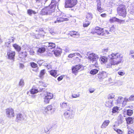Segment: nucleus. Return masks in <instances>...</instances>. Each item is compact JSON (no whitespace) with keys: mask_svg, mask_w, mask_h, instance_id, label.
Instances as JSON below:
<instances>
[{"mask_svg":"<svg viewBox=\"0 0 134 134\" xmlns=\"http://www.w3.org/2000/svg\"><path fill=\"white\" fill-rule=\"evenodd\" d=\"M100 59L103 63L106 62L108 59L109 64L111 65L118 64L123 61V56L118 53H112L108 55V58L104 56L101 57Z\"/></svg>","mask_w":134,"mask_h":134,"instance_id":"obj_1","label":"nucleus"},{"mask_svg":"<svg viewBox=\"0 0 134 134\" xmlns=\"http://www.w3.org/2000/svg\"><path fill=\"white\" fill-rule=\"evenodd\" d=\"M117 13L120 16L124 18L127 14V10L126 6L122 4L119 5L117 8Z\"/></svg>","mask_w":134,"mask_h":134,"instance_id":"obj_2","label":"nucleus"},{"mask_svg":"<svg viewBox=\"0 0 134 134\" xmlns=\"http://www.w3.org/2000/svg\"><path fill=\"white\" fill-rule=\"evenodd\" d=\"M99 59L98 55L94 53H91L87 57L88 60L90 62L94 64H92L93 66H95L96 67L98 65L97 61Z\"/></svg>","mask_w":134,"mask_h":134,"instance_id":"obj_3","label":"nucleus"},{"mask_svg":"<svg viewBox=\"0 0 134 134\" xmlns=\"http://www.w3.org/2000/svg\"><path fill=\"white\" fill-rule=\"evenodd\" d=\"M77 3V0H65L64 7L65 8H71L75 6Z\"/></svg>","mask_w":134,"mask_h":134,"instance_id":"obj_4","label":"nucleus"},{"mask_svg":"<svg viewBox=\"0 0 134 134\" xmlns=\"http://www.w3.org/2000/svg\"><path fill=\"white\" fill-rule=\"evenodd\" d=\"M57 3L56 1L52 0L50 4L47 7L49 14L55 11Z\"/></svg>","mask_w":134,"mask_h":134,"instance_id":"obj_5","label":"nucleus"},{"mask_svg":"<svg viewBox=\"0 0 134 134\" xmlns=\"http://www.w3.org/2000/svg\"><path fill=\"white\" fill-rule=\"evenodd\" d=\"M64 115L66 119L69 120L74 117V113L72 110H68L64 113Z\"/></svg>","mask_w":134,"mask_h":134,"instance_id":"obj_6","label":"nucleus"},{"mask_svg":"<svg viewBox=\"0 0 134 134\" xmlns=\"http://www.w3.org/2000/svg\"><path fill=\"white\" fill-rule=\"evenodd\" d=\"M82 67V65L80 64L72 66L71 68L72 73L76 75Z\"/></svg>","mask_w":134,"mask_h":134,"instance_id":"obj_7","label":"nucleus"},{"mask_svg":"<svg viewBox=\"0 0 134 134\" xmlns=\"http://www.w3.org/2000/svg\"><path fill=\"white\" fill-rule=\"evenodd\" d=\"M65 17V15H60L57 18V20L54 21V23H61L68 21L69 19Z\"/></svg>","mask_w":134,"mask_h":134,"instance_id":"obj_8","label":"nucleus"},{"mask_svg":"<svg viewBox=\"0 0 134 134\" xmlns=\"http://www.w3.org/2000/svg\"><path fill=\"white\" fill-rule=\"evenodd\" d=\"M6 114L8 117H14L15 114L13 109L12 108H8L6 109Z\"/></svg>","mask_w":134,"mask_h":134,"instance_id":"obj_9","label":"nucleus"},{"mask_svg":"<svg viewBox=\"0 0 134 134\" xmlns=\"http://www.w3.org/2000/svg\"><path fill=\"white\" fill-rule=\"evenodd\" d=\"M103 32V28H102L99 26H97L93 30V33H96L98 35H102Z\"/></svg>","mask_w":134,"mask_h":134,"instance_id":"obj_10","label":"nucleus"},{"mask_svg":"<svg viewBox=\"0 0 134 134\" xmlns=\"http://www.w3.org/2000/svg\"><path fill=\"white\" fill-rule=\"evenodd\" d=\"M15 55V52L14 51L10 50L7 52V55L9 59L14 60Z\"/></svg>","mask_w":134,"mask_h":134,"instance_id":"obj_11","label":"nucleus"},{"mask_svg":"<svg viewBox=\"0 0 134 134\" xmlns=\"http://www.w3.org/2000/svg\"><path fill=\"white\" fill-rule=\"evenodd\" d=\"M107 76L106 72L104 71L100 72L97 74V76L99 80H101L105 78Z\"/></svg>","mask_w":134,"mask_h":134,"instance_id":"obj_12","label":"nucleus"},{"mask_svg":"<svg viewBox=\"0 0 134 134\" xmlns=\"http://www.w3.org/2000/svg\"><path fill=\"white\" fill-rule=\"evenodd\" d=\"M27 51L25 50H24L19 54V56L21 60H22L24 59L25 58L27 57Z\"/></svg>","mask_w":134,"mask_h":134,"instance_id":"obj_13","label":"nucleus"},{"mask_svg":"<svg viewBox=\"0 0 134 134\" xmlns=\"http://www.w3.org/2000/svg\"><path fill=\"white\" fill-rule=\"evenodd\" d=\"M97 2V7L98 11L100 13L103 11V9L101 7V2L100 0H96Z\"/></svg>","mask_w":134,"mask_h":134,"instance_id":"obj_14","label":"nucleus"},{"mask_svg":"<svg viewBox=\"0 0 134 134\" xmlns=\"http://www.w3.org/2000/svg\"><path fill=\"white\" fill-rule=\"evenodd\" d=\"M62 49L59 47H57L54 51V53L56 56H58L62 53Z\"/></svg>","mask_w":134,"mask_h":134,"instance_id":"obj_15","label":"nucleus"},{"mask_svg":"<svg viewBox=\"0 0 134 134\" xmlns=\"http://www.w3.org/2000/svg\"><path fill=\"white\" fill-rule=\"evenodd\" d=\"M47 43H48V44L47 46H46V48L47 50H49L50 49H52L55 48L56 46L55 43L52 42H47Z\"/></svg>","mask_w":134,"mask_h":134,"instance_id":"obj_16","label":"nucleus"},{"mask_svg":"<svg viewBox=\"0 0 134 134\" xmlns=\"http://www.w3.org/2000/svg\"><path fill=\"white\" fill-rule=\"evenodd\" d=\"M40 14L42 15L49 14L47 7H44L42 9L41 11Z\"/></svg>","mask_w":134,"mask_h":134,"instance_id":"obj_17","label":"nucleus"},{"mask_svg":"<svg viewBox=\"0 0 134 134\" xmlns=\"http://www.w3.org/2000/svg\"><path fill=\"white\" fill-rule=\"evenodd\" d=\"M47 47L46 45H43V47H40L38 49L37 52L39 53H44Z\"/></svg>","mask_w":134,"mask_h":134,"instance_id":"obj_18","label":"nucleus"},{"mask_svg":"<svg viewBox=\"0 0 134 134\" xmlns=\"http://www.w3.org/2000/svg\"><path fill=\"white\" fill-rule=\"evenodd\" d=\"M52 107L51 105H48L45 108L43 111L44 113V114L48 113L52 110Z\"/></svg>","mask_w":134,"mask_h":134,"instance_id":"obj_19","label":"nucleus"},{"mask_svg":"<svg viewBox=\"0 0 134 134\" xmlns=\"http://www.w3.org/2000/svg\"><path fill=\"white\" fill-rule=\"evenodd\" d=\"M93 18V15L91 13H87L86 15V19H85L88 21H90Z\"/></svg>","mask_w":134,"mask_h":134,"instance_id":"obj_20","label":"nucleus"},{"mask_svg":"<svg viewBox=\"0 0 134 134\" xmlns=\"http://www.w3.org/2000/svg\"><path fill=\"white\" fill-rule=\"evenodd\" d=\"M80 56V54L79 53H74L70 54L68 55V57L72 58L74 57H75L76 58H78V56Z\"/></svg>","mask_w":134,"mask_h":134,"instance_id":"obj_21","label":"nucleus"},{"mask_svg":"<svg viewBox=\"0 0 134 134\" xmlns=\"http://www.w3.org/2000/svg\"><path fill=\"white\" fill-rule=\"evenodd\" d=\"M68 35L72 37H74L78 35L79 33L77 31H69Z\"/></svg>","mask_w":134,"mask_h":134,"instance_id":"obj_22","label":"nucleus"},{"mask_svg":"<svg viewBox=\"0 0 134 134\" xmlns=\"http://www.w3.org/2000/svg\"><path fill=\"white\" fill-rule=\"evenodd\" d=\"M110 122V121L108 120L104 121L101 126V127L102 128L106 127L109 125Z\"/></svg>","mask_w":134,"mask_h":134,"instance_id":"obj_23","label":"nucleus"},{"mask_svg":"<svg viewBox=\"0 0 134 134\" xmlns=\"http://www.w3.org/2000/svg\"><path fill=\"white\" fill-rule=\"evenodd\" d=\"M126 123L128 124H132L133 122V119L132 117H128L125 119Z\"/></svg>","mask_w":134,"mask_h":134,"instance_id":"obj_24","label":"nucleus"},{"mask_svg":"<svg viewBox=\"0 0 134 134\" xmlns=\"http://www.w3.org/2000/svg\"><path fill=\"white\" fill-rule=\"evenodd\" d=\"M42 90V89H41L39 91H38V89H35L34 88H32L31 89L30 92V93L32 94H34L38 93V92H41Z\"/></svg>","mask_w":134,"mask_h":134,"instance_id":"obj_25","label":"nucleus"},{"mask_svg":"<svg viewBox=\"0 0 134 134\" xmlns=\"http://www.w3.org/2000/svg\"><path fill=\"white\" fill-rule=\"evenodd\" d=\"M49 72L51 76L54 77H56L57 76V71L56 70H52L49 71Z\"/></svg>","mask_w":134,"mask_h":134,"instance_id":"obj_26","label":"nucleus"},{"mask_svg":"<svg viewBox=\"0 0 134 134\" xmlns=\"http://www.w3.org/2000/svg\"><path fill=\"white\" fill-rule=\"evenodd\" d=\"M123 98L121 96H119L116 99L115 101L116 104L121 103L123 102Z\"/></svg>","mask_w":134,"mask_h":134,"instance_id":"obj_27","label":"nucleus"},{"mask_svg":"<svg viewBox=\"0 0 134 134\" xmlns=\"http://www.w3.org/2000/svg\"><path fill=\"white\" fill-rule=\"evenodd\" d=\"M13 46L14 49L18 52L20 51L21 50V47L19 45L16 43L13 44Z\"/></svg>","mask_w":134,"mask_h":134,"instance_id":"obj_28","label":"nucleus"},{"mask_svg":"<svg viewBox=\"0 0 134 134\" xmlns=\"http://www.w3.org/2000/svg\"><path fill=\"white\" fill-rule=\"evenodd\" d=\"M91 22L87 20H85V21L83 23V26L84 27H88L90 24Z\"/></svg>","mask_w":134,"mask_h":134,"instance_id":"obj_29","label":"nucleus"},{"mask_svg":"<svg viewBox=\"0 0 134 134\" xmlns=\"http://www.w3.org/2000/svg\"><path fill=\"white\" fill-rule=\"evenodd\" d=\"M113 101L109 100L106 102L105 105L107 107H110L113 106Z\"/></svg>","mask_w":134,"mask_h":134,"instance_id":"obj_30","label":"nucleus"},{"mask_svg":"<svg viewBox=\"0 0 134 134\" xmlns=\"http://www.w3.org/2000/svg\"><path fill=\"white\" fill-rule=\"evenodd\" d=\"M46 73V70L44 69H43L40 71L39 77L41 78H43V77L44 75Z\"/></svg>","mask_w":134,"mask_h":134,"instance_id":"obj_31","label":"nucleus"},{"mask_svg":"<svg viewBox=\"0 0 134 134\" xmlns=\"http://www.w3.org/2000/svg\"><path fill=\"white\" fill-rule=\"evenodd\" d=\"M116 30V26L115 25H113L110 28L109 32H114Z\"/></svg>","mask_w":134,"mask_h":134,"instance_id":"obj_32","label":"nucleus"},{"mask_svg":"<svg viewBox=\"0 0 134 134\" xmlns=\"http://www.w3.org/2000/svg\"><path fill=\"white\" fill-rule=\"evenodd\" d=\"M27 13L30 15H31L32 14H35L37 12H35L34 10H33L31 9H29L27 10Z\"/></svg>","mask_w":134,"mask_h":134,"instance_id":"obj_33","label":"nucleus"},{"mask_svg":"<svg viewBox=\"0 0 134 134\" xmlns=\"http://www.w3.org/2000/svg\"><path fill=\"white\" fill-rule=\"evenodd\" d=\"M115 126L116 125H114V130L118 133V134H122V131L119 129H117L115 127Z\"/></svg>","mask_w":134,"mask_h":134,"instance_id":"obj_34","label":"nucleus"},{"mask_svg":"<svg viewBox=\"0 0 134 134\" xmlns=\"http://www.w3.org/2000/svg\"><path fill=\"white\" fill-rule=\"evenodd\" d=\"M80 96L79 93L77 92H73L72 94V97L73 98H76L79 97Z\"/></svg>","mask_w":134,"mask_h":134,"instance_id":"obj_35","label":"nucleus"},{"mask_svg":"<svg viewBox=\"0 0 134 134\" xmlns=\"http://www.w3.org/2000/svg\"><path fill=\"white\" fill-rule=\"evenodd\" d=\"M36 31L38 33V34L40 36L44 35V31L43 30L39 29L36 30Z\"/></svg>","mask_w":134,"mask_h":134,"instance_id":"obj_36","label":"nucleus"},{"mask_svg":"<svg viewBox=\"0 0 134 134\" xmlns=\"http://www.w3.org/2000/svg\"><path fill=\"white\" fill-rule=\"evenodd\" d=\"M45 97L50 100L52 99L53 97V95L52 93H47V95L45 96Z\"/></svg>","mask_w":134,"mask_h":134,"instance_id":"obj_37","label":"nucleus"},{"mask_svg":"<svg viewBox=\"0 0 134 134\" xmlns=\"http://www.w3.org/2000/svg\"><path fill=\"white\" fill-rule=\"evenodd\" d=\"M119 108L117 106L113 107L112 109V112L113 113H115L118 111Z\"/></svg>","mask_w":134,"mask_h":134,"instance_id":"obj_38","label":"nucleus"},{"mask_svg":"<svg viewBox=\"0 0 134 134\" xmlns=\"http://www.w3.org/2000/svg\"><path fill=\"white\" fill-rule=\"evenodd\" d=\"M117 18L115 17H112L109 19V21L111 23H113L115 22H117Z\"/></svg>","mask_w":134,"mask_h":134,"instance_id":"obj_39","label":"nucleus"},{"mask_svg":"<svg viewBox=\"0 0 134 134\" xmlns=\"http://www.w3.org/2000/svg\"><path fill=\"white\" fill-rule=\"evenodd\" d=\"M22 116V114H21L19 113L17 114L16 115V120L17 121H18L19 120H20Z\"/></svg>","mask_w":134,"mask_h":134,"instance_id":"obj_40","label":"nucleus"},{"mask_svg":"<svg viewBox=\"0 0 134 134\" xmlns=\"http://www.w3.org/2000/svg\"><path fill=\"white\" fill-rule=\"evenodd\" d=\"M130 101L129 100V98H127L125 97L124 98V100L123 101L122 103V104L124 106H125L126 104V102L128 101Z\"/></svg>","mask_w":134,"mask_h":134,"instance_id":"obj_41","label":"nucleus"},{"mask_svg":"<svg viewBox=\"0 0 134 134\" xmlns=\"http://www.w3.org/2000/svg\"><path fill=\"white\" fill-rule=\"evenodd\" d=\"M98 70L96 69H92L90 71V73L93 75L95 74L98 72Z\"/></svg>","mask_w":134,"mask_h":134,"instance_id":"obj_42","label":"nucleus"},{"mask_svg":"<svg viewBox=\"0 0 134 134\" xmlns=\"http://www.w3.org/2000/svg\"><path fill=\"white\" fill-rule=\"evenodd\" d=\"M30 65L31 67L33 68H35L37 67V64L34 62L30 63Z\"/></svg>","mask_w":134,"mask_h":134,"instance_id":"obj_43","label":"nucleus"},{"mask_svg":"<svg viewBox=\"0 0 134 134\" xmlns=\"http://www.w3.org/2000/svg\"><path fill=\"white\" fill-rule=\"evenodd\" d=\"M133 113V111L131 109H128L127 110V114L128 116L131 115Z\"/></svg>","mask_w":134,"mask_h":134,"instance_id":"obj_44","label":"nucleus"},{"mask_svg":"<svg viewBox=\"0 0 134 134\" xmlns=\"http://www.w3.org/2000/svg\"><path fill=\"white\" fill-rule=\"evenodd\" d=\"M109 49L108 48H104L102 49V53L103 54H105L108 52Z\"/></svg>","mask_w":134,"mask_h":134,"instance_id":"obj_45","label":"nucleus"},{"mask_svg":"<svg viewBox=\"0 0 134 134\" xmlns=\"http://www.w3.org/2000/svg\"><path fill=\"white\" fill-rule=\"evenodd\" d=\"M103 33L102 34L103 35H108L110 34L108 30H103Z\"/></svg>","mask_w":134,"mask_h":134,"instance_id":"obj_46","label":"nucleus"},{"mask_svg":"<svg viewBox=\"0 0 134 134\" xmlns=\"http://www.w3.org/2000/svg\"><path fill=\"white\" fill-rule=\"evenodd\" d=\"M117 22L120 24H124L125 22V21L124 20H121L117 18Z\"/></svg>","mask_w":134,"mask_h":134,"instance_id":"obj_47","label":"nucleus"},{"mask_svg":"<svg viewBox=\"0 0 134 134\" xmlns=\"http://www.w3.org/2000/svg\"><path fill=\"white\" fill-rule=\"evenodd\" d=\"M60 105L61 107L63 108H66L67 106V104L66 103L63 102L62 104H60Z\"/></svg>","mask_w":134,"mask_h":134,"instance_id":"obj_48","label":"nucleus"},{"mask_svg":"<svg viewBox=\"0 0 134 134\" xmlns=\"http://www.w3.org/2000/svg\"><path fill=\"white\" fill-rule=\"evenodd\" d=\"M115 96L113 94H110L109 95L108 97V99H111L114 98Z\"/></svg>","mask_w":134,"mask_h":134,"instance_id":"obj_49","label":"nucleus"},{"mask_svg":"<svg viewBox=\"0 0 134 134\" xmlns=\"http://www.w3.org/2000/svg\"><path fill=\"white\" fill-rule=\"evenodd\" d=\"M50 99L45 97L44 99V102L45 104L48 103L50 101Z\"/></svg>","mask_w":134,"mask_h":134,"instance_id":"obj_50","label":"nucleus"},{"mask_svg":"<svg viewBox=\"0 0 134 134\" xmlns=\"http://www.w3.org/2000/svg\"><path fill=\"white\" fill-rule=\"evenodd\" d=\"M129 98L130 101H133L134 100V94L132 95Z\"/></svg>","mask_w":134,"mask_h":134,"instance_id":"obj_51","label":"nucleus"},{"mask_svg":"<svg viewBox=\"0 0 134 134\" xmlns=\"http://www.w3.org/2000/svg\"><path fill=\"white\" fill-rule=\"evenodd\" d=\"M19 84L20 86H23L24 85V81L22 79L21 80L19 83Z\"/></svg>","mask_w":134,"mask_h":134,"instance_id":"obj_52","label":"nucleus"},{"mask_svg":"<svg viewBox=\"0 0 134 134\" xmlns=\"http://www.w3.org/2000/svg\"><path fill=\"white\" fill-rule=\"evenodd\" d=\"M128 134H134V130L131 129H129Z\"/></svg>","mask_w":134,"mask_h":134,"instance_id":"obj_53","label":"nucleus"},{"mask_svg":"<svg viewBox=\"0 0 134 134\" xmlns=\"http://www.w3.org/2000/svg\"><path fill=\"white\" fill-rule=\"evenodd\" d=\"M118 74L121 76H123L125 74V72L124 71H119L118 72Z\"/></svg>","mask_w":134,"mask_h":134,"instance_id":"obj_54","label":"nucleus"},{"mask_svg":"<svg viewBox=\"0 0 134 134\" xmlns=\"http://www.w3.org/2000/svg\"><path fill=\"white\" fill-rule=\"evenodd\" d=\"M63 77H64L63 76H62V75L61 76H60L58 77V78L57 79V80H58V81H60L63 79Z\"/></svg>","mask_w":134,"mask_h":134,"instance_id":"obj_55","label":"nucleus"},{"mask_svg":"<svg viewBox=\"0 0 134 134\" xmlns=\"http://www.w3.org/2000/svg\"><path fill=\"white\" fill-rule=\"evenodd\" d=\"M95 90V89L93 88H91L89 90V92L91 93H93Z\"/></svg>","mask_w":134,"mask_h":134,"instance_id":"obj_56","label":"nucleus"},{"mask_svg":"<svg viewBox=\"0 0 134 134\" xmlns=\"http://www.w3.org/2000/svg\"><path fill=\"white\" fill-rule=\"evenodd\" d=\"M29 52L31 55H33L34 54V51L32 49H30Z\"/></svg>","mask_w":134,"mask_h":134,"instance_id":"obj_57","label":"nucleus"},{"mask_svg":"<svg viewBox=\"0 0 134 134\" xmlns=\"http://www.w3.org/2000/svg\"><path fill=\"white\" fill-rule=\"evenodd\" d=\"M129 129H131L132 130H134V124H132L130 128Z\"/></svg>","mask_w":134,"mask_h":134,"instance_id":"obj_58","label":"nucleus"},{"mask_svg":"<svg viewBox=\"0 0 134 134\" xmlns=\"http://www.w3.org/2000/svg\"><path fill=\"white\" fill-rule=\"evenodd\" d=\"M24 67V65L22 63H20L19 64V67L21 69L23 68Z\"/></svg>","mask_w":134,"mask_h":134,"instance_id":"obj_59","label":"nucleus"},{"mask_svg":"<svg viewBox=\"0 0 134 134\" xmlns=\"http://www.w3.org/2000/svg\"><path fill=\"white\" fill-rule=\"evenodd\" d=\"M106 15V14L105 13L102 14L100 15L102 17H105Z\"/></svg>","mask_w":134,"mask_h":134,"instance_id":"obj_60","label":"nucleus"},{"mask_svg":"<svg viewBox=\"0 0 134 134\" xmlns=\"http://www.w3.org/2000/svg\"><path fill=\"white\" fill-rule=\"evenodd\" d=\"M130 54H134V51L132 50L130 51Z\"/></svg>","mask_w":134,"mask_h":134,"instance_id":"obj_61","label":"nucleus"},{"mask_svg":"<svg viewBox=\"0 0 134 134\" xmlns=\"http://www.w3.org/2000/svg\"><path fill=\"white\" fill-rule=\"evenodd\" d=\"M131 56L133 58H134V54L133 55H131Z\"/></svg>","mask_w":134,"mask_h":134,"instance_id":"obj_62","label":"nucleus"},{"mask_svg":"<svg viewBox=\"0 0 134 134\" xmlns=\"http://www.w3.org/2000/svg\"><path fill=\"white\" fill-rule=\"evenodd\" d=\"M41 0H36V2H40V1Z\"/></svg>","mask_w":134,"mask_h":134,"instance_id":"obj_63","label":"nucleus"},{"mask_svg":"<svg viewBox=\"0 0 134 134\" xmlns=\"http://www.w3.org/2000/svg\"><path fill=\"white\" fill-rule=\"evenodd\" d=\"M14 39L13 38V39H12V41L13 42L14 41Z\"/></svg>","mask_w":134,"mask_h":134,"instance_id":"obj_64","label":"nucleus"}]
</instances>
